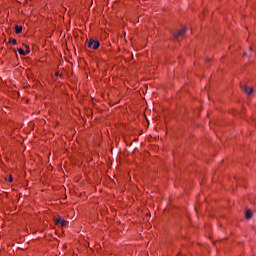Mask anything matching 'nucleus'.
I'll list each match as a JSON object with an SVG mask.
<instances>
[{
	"label": "nucleus",
	"instance_id": "obj_1",
	"mask_svg": "<svg viewBox=\"0 0 256 256\" xmlns=\"http://www.w3.org/2000/svg\"><path fill=\"white\" fill-rule=\"evenodd\" d=\"M99 45H101V44L99 43V40H95V39H93V38H91V39L88 41V43H87V47H88L89 49H94V50L99 49Z\"/></svg>",
	"mask_w": 256,
	"mask_h": 256
},
{
	"label": "nucleus",
	"instance_id": "obj_2",
	"mask_svg": "<svg viewBox=\"0 0 256 256\" xmlns=\"http://www.w3.org/2000/svg\"><path fill=\"white\" fill-rule=\"evenodd\" d=\"M67 222L63 217L55 218V224L61 225V227H65L67 225Z\"/></svg>",
	"mask_w": 256,
	"mask_h": 256
},
{
	"label": "nucleus",
	"instance_id": "obj_3",
	"mask_svg": "<svg viewBox=\"0 0 256 256\" xmlns=\"http://www.w3.org/2000/svg\"><path fill=\"white\" fill-rule=\"evenodd\" d=\"M185 33H187V29L183 28L182 30H180L178 33L174 34V39H179V37H184Z\"/></svg>",
	"mask_w": 256,
	"mask_h": 256
},
{
	"label": "nucleus",
	"instance_id": "obj_4",
	"mask_svg": "<svg viewBox=\"0 0 256 256\" xmlns=\"http://www.w3.org/2000/svg\"><path fill=\"white\" fill-rule=\"evenodd\" d=\"M241 87H242L244 93H246L249 96L253 95V91H254L253 88H249V86H247V85H244V86H241Z\"/></svg>",
	"mask_w": 256,
	"mask_h": 256
},
{
	"label": "nucleus",
	"instance_id": "obj_5",
	"mask_svg": "<svg viewBox=\"0 0 256 256\" xmlns=\"http://www.w3.org/2000/svg\"><path fill=\"white\" fill-rule=\"evenodd\" d=\"M22 31H23V26H20V25L15 26V33L17 35H19V33H21Z\"/></svg>",
	"mask_w": 256,
	"mask_h": 256
},
{
	"label": "nucleus",
	"instance_id": "obj_6",
	"mask_svg": "<svg viewBox=\"0 0 256 256\" xmlns=\"http://www.w3.org/2000/svg\"><path fill=\"white\" fill-rule=\"evenodd\" d=\"M245 215L246 219H251V217H253V212L251 210H247Z\"/></svg>",
	"mask_w": 256,
	"mask_h": 256
},
{
	"label": "nucleus",
	"instance_id": "obj_7",
	"mask_svg": "<svg viewBox=\"0 0 256 256\" xmlns=\"http://www.w3.org/2000/svg\"><path fill=\"white\" fill-rule=\"evenodd\" d=\"M17 51H18L19 55H23V56L27 55L25 53V50H23V48H18Z\"/></svg>",
	"mask_w": 256,
	"mask_h": 256
},
{
	"label": "nucleus",
	"instance_id": "obj_8",
	"mask_svg": "<svg viewBox=\"0 0 256 256\" xmlns=\"http://www.w3.org/2000/svg\"><path fill=\"white\" fill-rule=\"evenodd\" d=\"M10 43H12V45H17V40L16 39H10Z\"/></svg>",
	"mask_w": 256,
	"mask_h": 256
},
{
	"label": "nucleus",
	"instance_id": "obj_9",
	"mask_svg": "<svg viewBox=\"0 0 256 256\" xmlns=\"http://www.w3.org/2000/svg\"><path fill=\"white\" fill-rule=\"evenodd\" d=\"M24 53H26V55H29V53H31V51L29 50V46L26 45V51H24Z\"/></svg>",
	"mask_w": 256,
	"mask_h": 256
},
{
	"label": "nucleus",
	"instance_id": "obj_10",
	"mask_svg": "<svg viewBox=\"0 0 256 256\" xmlns=\"http://www.w3.org/2000/svg\"><path fill=\"white\" fill-rule=\"evenodd\" d=\"M9 183H13V176H9V179H8Z\"/></svg>",
	"mask_w": 256,
	"mask_h": 256
}]
</instances>
